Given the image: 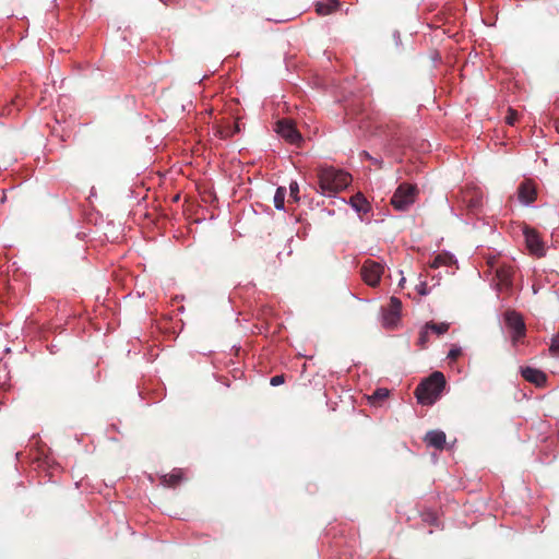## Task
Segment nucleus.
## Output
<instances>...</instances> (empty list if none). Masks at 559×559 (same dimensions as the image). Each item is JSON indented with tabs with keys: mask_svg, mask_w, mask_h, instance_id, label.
<instances>
[{
	"mask_svg": "<svg viewBox=\"0 0 559 559\" xmlns=\"http://www.w3.org/2000/svg\"><path fill=\"white\" fill-rule=\"evenodd\" d=\"M497 275L502 282H507L510 273L508 270L500 269L497 271Z\"/></svg>",
	"mask_w": 559,
	"mask_h": 559,
	"instance_id": "obj_27",
	"label": "nucleus"
},
{
	"mask_svg": "<svg viewBox=\"0 0 559 559\" xmlns=\"http://www.w3.org/2000/svg\"><path fill=\"white\" fill-rule=\"evenodd\" d=\"M285 197H286V189L284 187H278L276 189L275 195H274V206L277 210H283L285 204Z\"/></svg>",
	"mask_w": 559,
	"mask_h": 559,
	"instance_id": "obj_16",
	"label": "nucleus"
},
{
	"mask_svg": "<svg viewBox=\"0 0 559 559\" xmlns=\"http://www.w3.org/2000/svg\"><path fill=\"white\" fill-rule=\"evenodd\" d=\"M417 193L415 185L401 183L391 198V204L397 211H406L415 202Z\"/></svg>",
	"mask_w": 559,
	"mask_h": 559,
	"instance_id": "obj_3",
	"label": "nucleus"
},
{
	"mask_svg": "<svg viewBox=\"0 0 559 559\" xmlns=\"http://www.w3.org/2000/svg\"><path fill=\"white\" fill-rule=\"evenodd\" d=\"M461 355L462 349L460 347L453 346L448 354V358L452 361H455Z\"/></svg>",
	"mask_w": 559,
	"mask_h": 559,
	"instance_id": "obj_22",
	"label": "nucleus"
},
{
	"mask_svg": "<svg viewBox=\"0 0 559 559\" xmlns=\"http://www.w3.org/2000/svg\"><path fill=\"white\" fill-rule=\"evenodd\" d=\"M516 120H518V112L514 109L509 108L508 115L506 116V122L510 126H513Z\"/></svg>",
	"mask_w": 559,
	"mask_h": 559,
	"instance_id": "obj_21",
	"label": "nucleus"
},
{
	"mask_svg": "<svg viewBox=\"0 0 559 559\" xmlns=\"http://www.w3.org/2000/svg\"><path fill=\"white\" fill-rule=\"evenodd\" d=\"M181 480V474L180 473H173L169 475H164L162 477V484L167 487H175L177 486Z\"/></svg>",
	"mask_w": 559,
	"mask_h": 559,
	"instance_id": "obj_17",
	"label": "nucleus"
},
{
	"mask_svg": "<svg viewBox=\"0 0 559 559\" xmlns=\"http://www.w3.org/2000/svg\"><path fill=\"white\" fill-rule=\"evenodd\" d=\"M504 321L507 328L511 331V337L514 344L525 336L526 326L520 313L509 310L504 314Z\"/></svg>",
	"mask_w": 559,
	"mask_h": 559,
	"instance_id": "obj_4",
	"label": "nucleus"
},
{
	"mask_svg": "<svg viewBox=\"0 0 559 559\" xmlns=\"http://www.w3.org/2000/svg\"><path fill=\"white\" fill-rule=\"evenodd\" d=\"M445 433L441 430H430L426 433L424 441L427 445L442 450L445 445Z\"/></svg>",
	"mask_w": 559,
	"mask_h": 559,
	"instance_id": "obj_11",
	"label": "nucleus"
},
{
	"mask_svg": "<svg viewBox=\"0 0 559 559\" xmlns=\"http://www.w3.org/2000/svg\"><path fill=\"white\" fill-rule=\"evenodd\" d=\"M350 205L359 213H367L369 211V204L361 193L350 198Z\"/></svg>",
	"mask_w": 559,
	"mask_h": 559,
	"instance_id": "obj_14",
	"label": "nucleus"
},
{
	"mask_svg": "<svg viewBox=\"0 0 559 559\" xmlns=\"http://www.w3.org/2000/svg\"><path fill=\"white\" fill-rule=\"evenodd\" d=\"M429 333H430V331L426 325L419 332L417 344L420 348H425L427 346V344L429 343Z\"/></svg>",
	"mask_w": 559,
	"mask_h": 559,
	"instance_id": "obj_18",
	"label": "nucleus"
},
{
	"mask_svg": "<svg viewBox=\"0 0 559 559\" xmlns=\"http://www.w3.org/2000/svg\"><path fill=\"white\" fill-rule=\"evenodd\" d=\"M402 310V301L396 297H391L389 308L386 313L384 314V320L388 324H395L400 319V313Z\"/></svg>",
	"mask_w": 559,
	"mask_h": 559,
	"instance_id": "obj_10",
	"label": "nucleus"
},
{
	"mask_svg": "<svg viewBox=\"0 0 559 559\" xmlns=\"http://www.w3.org/2000/svg\"><path fill=\"white\" fill-rule=\"evenodd\" d=\"M320 190L323 194H335L349 186L352 176L334 167H322L318 173Z\"/></svg>",
	"mask_w": 559,
	"mask_h": 559,
	"instance_id": "obj_1",
	"label": "nucleus"
},
{
	"mask_svg": "<svg viewBox=\"0 0 559 559\" xmlns=\"http://www.w3.org/2000/svg\"><path fill=\"white\" fill-rule=\"evenodd\" d=\"M383 271L384 269L380 263L372 260H366L361 266L360 273L367 285L376 287L380 283Z\"/></svg>",
	"mask_w": 559,
	"mask_h": 559,
	"instance_id": "obj_5",
	"label": "nucleus"
},
{
	"mask_svg": "<svg viewBox=\"0 0 559 559\" xmlns=\"http://www.w3.org/2000/svg\"><path fill=\"white\" fill-rule=\"evenodd\" d=\"M426 326L429 329L430 332H433L437 335H442L448 332L450 325L449 323L445 322L435 323L430 321L426 323Z\"/></svg>",
	"mask_w": 559,
	"mask_h": 559,
	"instance_id": "obj_15",
	"label": "nucleus"
},
{
	"mask_svg": "<svg viewBox=\"0 0 559 559\" xmlns=\"http://www.w3.org/2000/svg\"><path fill=\"white\" fill-rule=\"evenodd\" d=\"M523 233H524L525 242H526V246H527V249L530 250V252L538 258L544 257L545 255L544 243H543L542 239L539 238V235L537 234V231L535 229H532L526 226L524 228Z\"/></svg>",
	"mask_w": 559,
	"mask_h": 559,
	"instance_id": "obj_7",
	"label": "nucleus"
},
{
	"mask_svg": "<svg viewBox=\"0 0 559 559\" xmlns=\"http://www.w3.org/2000/svg\"><path fill=\"white\" fill-rule=\"evenodd\" d=\"M521 376L539 388L544 386L547 381V376L542 370L532 367L521 368Z\"/></svg>",
	"mask_w": 559,
	"mask_h": 559,
	"instance_id": "obj_9",
	"label": "nucleus"
},
{
	"mask_svg": "<svg viewBox=\"0 0 559 559\" xmlns=\"http://www.w3.org/2000/svg\"><path fill=\"white\" fill-rule=\"evenodd\" d=\"M404 282H405V278L403 277V278L401 280V282H400V285H403V284H404Z\"/></svg>",
	"mask_w": 559,
	"mask_h": 559,
	"instance_id": "obj_29",
	"label": "nucleus"
},
{
	"mask_svg": "<svg viewBox=\"0 0 559 559\" xmlns=\"http://www.w3.org/2000/svg\"><path fill=\"white\" fill-rule=\"evenodd\" d=\"M388 394H389V391H388L386 389H378V390L373 393L372 397H373V399L382 400V399H385V397L388 396Z\"/></svg>",
	"mask_w": 559,
	"mask_h": 559,
	"instance_id": "obj_26",
	"label": "nucleus"
},
{
	"mask_svg": "<svg viewBox=\"0 0 559 559\" xmlns=\"http://www.w3.org/2000/svg\"><path fill=\"white\" fill-rule=\"evenodd\" d=\"M549 352L552 356L559 357V332L551 337Z\"/></svg>",
	"mask_w": 559,
	"mask_h": 559,
	"instance_id": "obj_19",
	"label": "nucleus"
},
{
	"mask_svg": "<svg viewBox=\"0 0 559 559\" xmlns=\"http://www.w3.org/2000/svg\"><path fill=\"white\" fill-rule=\"evenodd\" d=\"M240 132V123L239 121H235L233 124L227 123L225 126H222L217 130V134L221 139H227L231 138L236 133Z\"/></svg>",
	"mask_w": 559,
	"mask_h": 559,
	"instance_id": "obj_13",
	"label": "nucleus"
},
{
	"mask_svg": "<svg viewBox=\"0 0 559 559\" xmlns=\"http://www.w3.org/2000/svg\"><path fill=\"white\" fill-rule=\"evenodd\" d=\"M285 382V376L284 374H276L271 378L270 384L272 386H277L280 384H283Z\"/></svg>",
	"mask_w": 559,
	"mask_h": 559,
	"instance_id": "obj_24",
	"label": "nucleus"
},
{
	"mask_svg": "<svg viewBox=\"0 0 559 559\" xmlns=\"http://www.w3.org/2000/svg\"><path fill=\"white\" fill-rule=\"evenodd\" d=\"M364 154H365V157H370L367 152H364Z\"/></svg>",
	"mask_w": 559,
	"mask_h": 559,
	"instance_id": "obj_30",
	"label": "nucleus"
},
{
	"mask_svg": "<svg viewBox=\"0 0 559 559\" xmlns=\"http://www.w3.org/2000/svg\"><path fill=\"white\" fill-rule=\"evenodd\" d=\"M519 200L524 204H530L536 200V188L531 180H524L518 188Z\"/></svg>",
	"mask_w": 559,
	"mask_h": 559,
	"instance_id": "obj_8",
	"label": "nucleus"
},
{
	"mask_svg": "<svg viewBox=\"0 0 559 559\" xmlns=\"http://www.w3.org/2000/svg\"><path fill=\"white\" fill-rule=\"evenodd\" d=\"M289 195L295 201H299V186L296 181H292L289 185Z\"/></svg>",
	"mask_w": 559,
	"mask_h": 559,
	"instance_id": "obj_20",
	"label": "nucleus"
},
{
	"mask_svg": "<svg viewBox=\"0 0 559 559\" xmlns=\"http://www.w3.org/2000/svg\"><path fill=\"white\" fill-rule=\"evenodd\" d=\"M276 132L290 144L298 145L302 141L301 134L292 120L282 119L277 121Z\"/></svg>",
	"mask_w": 559,
	"mask_h": 559,
	"instance_id": "obj_6",
	"label": "nucleus"
},
{
	"mask_svg": "<svg viewBox=\"0 0 559 559\" xmlns=\"http://www.w3.org/2000/svg\"><path fill=\"white\" fill-rule=\"evenodd\" d=\"M445 385V378L442 372L435 371L425 379L415 390L418 403L432 405L441 395Z\"/></svg>",
	"mask_w": 559,
	"mask_h": 559,
	"instance_id": "obj_2",
	"label": "nucleus"
},
{
	"mask_svg": "<svg viewBox=\"0 0 559 559\" xmlns=\"http://www.w3.org/2000/svg\"><path fill=\"white\" fill-rule=\"evenodd\" d=\"M338 0H322L316 3V12L320 16L333 13L338 8Z\"/></svg>",
	"mask_w": 559,
	"mask_h": 559,
	"instance_id": "obj_12",
	"label": "nucleus"
},
{
	"mask_svg": "<svg viewBox=\"0 0 559 559\" xmlns=\"http://www.w3.org/2000/svg\"><path fill=\"white\" fill-rule=\"evenodd\" d=\"M13 106L14 104H12L8 109H3L2 114L10 116L13 111Z\"/></svg>",
	"mask_w": 559,
	"mask_h": 559,
	"instance_id": "obj_28",
	"label": "nucleus"
},
{
	"mask_svg": "<svg viewBox=\"0 0 559 559\" xmlns=\"http://www.w3.org/2000/svg\"><path fill=\"white\" fill-rule=\"evenodd\" d=\"M447 258L442 255H437L431 262L430 267L438 269L439 266L443 265L445 263Z\"/></svg>",
	"mask_w": 559,
	"mask_h": 559,
	"instance_id": "obj_23",
	"label": "nucleus"
},
{
	"mask_svg": "<svg viewBox=\"0 0 559 559\" xmlns=\"http://www.w3.org/2000/svg\"><path fill=\"white\" fill-rule=\"evenodd\" d=\"M416 289L421 296H425L429 293L427 283L425 281H421L419 284H417Z\"/></svg>",
	"mask_w": 559,
	"mask_h": 559,
	"instance_id": "obj_25",
	"label": "nucleus"
}]
</instances>
